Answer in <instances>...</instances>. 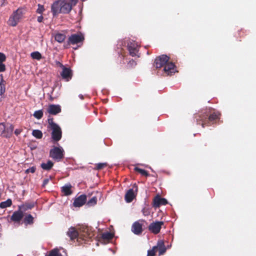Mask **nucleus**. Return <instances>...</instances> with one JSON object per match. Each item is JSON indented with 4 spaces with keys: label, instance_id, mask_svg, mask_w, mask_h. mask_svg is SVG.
Masks as SVG:
<instances>
[{
    "label": "nucleus",
    "instance_id": "nucleus-9",
    "mask_svg": "<svg viewBox=\"0 0 256 256\" xmlns=\"http://www.w3.org/2000/svg\"><path fill=\"white\" fill-rule=\"evenodd\" d=\"M164 224V222L162 221H156L152 222L149 225L148 230L152 232L157 234L160 232L162 226Z\"/></svg>",
    "mask_w": 256,
    "mask_h": 256
},
{
    "label": "nucleus",
    "instance_id": "nucleus-11",
    "mask_svg": "<svg viewBox=\"0 0 256 256\" xmlns=\"http://www.w3.org/2000/svg\"><path fill=\"white\" fill-rule=\"evenodd\" d=\"M84 40V37L81 34H73L68 38V44H74L82 42Z\"/></svg>",
    "mask_w": 256,
    "mask_h": 256
},
{
    "label": "nucleus",
    "instance_id": "nucleus-1",
    "mask_svg": "<svg viewBox=\"0 0 256 256\" xmlns=\"http://www.w3.org/2000/svg\"><path fill=\"white\" fill-rule=\"evenodd\" d=\"M220 114L218 112H214L209 116L208 120V114H205L197 115L196 116L195 118H196L197 122H198L199 121L202 122V126L204 128V125L206 124L207 122H212L216 119L218 118Z\"/></svg>",
    "mask_w": 256,
    "mask_h": 256
},
{
    "label": "nucleus",
    "instance_id": "nucleus-22",
    "mask_svg": "<svg viewBox=\"0 0 256 256\" xmlns=\"http://www.w3.org/2000/svg\"><path fill=\"white\" fill-rule=\"evenodd\" d=\"M71 188L72 185L70 184H66L62 187V192L65 196H69L72 194Z\"/></svg>",
    "mask_w": 256,
    "mask_h": 256
},
{
    "label": "nucleus",
    "instance_id": "nucleus-34",
    "mask_svg": "<svg viewBox=\"0 0 256 256\" xmlns=\"http://www.w3.org/2000/svg\"><path fill=\"white\" fill-rule=\"evenodd\" d=\"M43 116V112L42 110H38L36 111L34 114V116L36 118L39 120Z\"/></svg>",
    "mask_w": 256,
    "mask_h": 256
},
{
    "label": "nucleus",
    "instance_id": "nucleus-17",
    "mask_svg": "<svg viewBox=\"0 0 256 256\" xmlns=\"http://www.w3.org/2000/svg\"><path fill=\"white\" fill-rule=\"evenodd\" d=\"M48 112L50 114L56 115L61 112V107L58 104H50L48 108Z\"/></svg>",
    "mask_w": 256,
    "mask_h": 256
},
{
    "label": "nucleus",
    "instance_id": "nucleus-8",
    "mask_svg": "<svg viewBox=\"0 0 256 256\" xmlns=\"http://www.w3.org/2000/svg\"><path fill=\"white\" fill-rule=\"evenodd\" d=\"M54 128H51L52 130V138L55 142H58L62 138V130L58 125L54 124Z\"/></svg>",
    "mask_w": 256,
    "mask_h": 256
},
{
    "label": "nucleus",
    "instance_id": "nucleus-33",
    "mask_svg": "<svg viewBox=\"0 0 256 256\" xmlns=\"http://www.w3.org/2000/svg\"><path fill=\"white\" fill-rule=\"evenodd\" d=\"M134 170L136 171L140 172L142 176H149V174H148V172L146 170H144L141 169V168H138V167H135Z\"/></svg>",
    "mask_w": 256,
    "mask_h": 256
},
{
    "label": "nucleus",
    "instance_id": "nucleus-26",
    "mask_svg": "<svg viewBox=\"0 0 256 256\" xmlns=\"http://www.w3.org/2000/svg\"><path fill=\"white\" fill-rule=\"evenodd\" d=\"M54 166V163L48 160L46 163H42L40 165L41 168L46 170H49L52 168Z\"/></svg>",
    "mask_w": 256,
    "mask_h": 256
},
{
    "label": "nucleus",
    "instance_id": "nucleus-36",
    "mask_svg": "<svg viewBox=\"0 0 256 256\" xmlns=\"http://www.w3.org/2000/svg\"><path fill=\"white\" fill-rule=\"evenodd\" d=\"M48 256H58V250L56 248L51 250Z\"/></svg>",
    "mask_w": 256,
    "mask_h": 256
},
{
    "label": "nucleus",
    "instance_id": "nucleus-31",
    "mask_svg": "<svg viewBox=\"0 0 256 256\" xmlns=\"http://www.w3.org/2000/svg\"><path fill=\"white\" fill-rule=\"evenodd\" d=\"M30 56L33 59L36 60H40L42 58L41 54L38 51L32 52Z\"/></svg>",
    "mask_w": 256,
    "mask_h": 256
},
{
    "label": "nucleus",
    "instance_id": "nucleus-4",
    "mask_svg": "<svg viewBox=\"0 0 256 256\" xmlns=\"http://www.w3.org/2000/svg\"><path fill=\"white\" fill-rule=\"evenodd\" d=\"M14 128V126L10 124L0 123V136L6 138L10 137L12 134Z\"/></svg>",
    "mask_w": 256,
    "mask_h": 256
},
{
    "label": "nucleus",
    "instance_id": "nucleus-38",
    "mask_svg": "<svg viewBox=\"0 0 256 256\" xmlns=\"http://www.w3.org/2000/svg\"><path fill=\"white\" fill-rule=\"evenodd\" d=\"M97 202V198L96 196L92 198L88 202V204L91 205H94L96 204Z\"/></svg>",
    "mask_w": 256,
    "mask_h": 256
},
{
    "label": "nucleus",
    "instance_id": "nucleus-44",
    "mask_svg": "<svg viewBox=\"0 0 256 256\" xmlns=\"http://www.w3.org/2000/svg\"><path fill=\"white\" fill-rule=\"evenodd\" d=\"M6 70V66L2 62H0V72H3Z\"/></svg>",
    "mask_w": 256,
    "mask_h": 256
},
{
    "label": "nucleus",
    "instance_id": "nucleus-32",
    "mask_svg": "<svg viewBox=\"0 0 256 256\" xmlns=\"http://www.w3.org/2000/svg\"><path fill=\"white\" fill-rule=\"evenodd\" d=\"M0 95H2L4 94V92H5V90H6L5 85H4L5 82L2 78V75H1L0 76Z\"/></svg>",
    "mask_w": 256,
    "mask_h": 256
},
{
    "label": "nucleus",
    "instance_id": "nucleus-37",
    "mask_svg": "<svg viewBox=\"0 0 256 256\" xmlns=\"http://www.w3.org/2000/svg\"><path fill=\"white\" fill-rule=\"evenodd\" d=\"M48 128H54V125H58L54 123V122H53V119L52 118H48Z\"/></svg>",
    "mask_w": 256,
    "mask_h": 256
},
{
    "label": "nucleus",
    "instance_id": "nucleus-19",
    "mask_svg": "<svg viewBox=\"0 0 256 256\" xmlns=\"http://www.w3.org/2000/svg\"><path fill=\"white\" fill-rule=\"evenodd\" d=\"M68 236L71 240H74L76 238H80L78 230H76L75 228L71 226L66 232Z\"/></svg>",
    "mask_w": 256,
    "mask_h": 256
},
{
    "label": "nucleus",
    "instance_id": "nucleus-45",
    "mask_svg": "<svg viewBox=\"0 0 256 256\" xmlns=\"http://www.w3.org/2000/svg\"><path fill=\"white\" fill-rule=\"evenodd\" d=\"M49 178H46L44 180L42 186L44 187L48 182Z\"/></svg>",
    "mask_w": 256,
    "mask_h": 256
},
{
    "label": "nucleus",
    "instance_id": "nucleus-5",
    "mask_svg": "<svg viewBox=\"0 0 256 256\" xmlns=\"http://www.w3.org/2000/svg\"><path fill=\"white\" fill-rule=\"evenodd\" d=\"M78 232L80 238L84 240H86V238H90L93 236L91 228L88 226H80L78 228Z\"/></svg>",
    "mask_w": 256,
    "mask_h": 256
},
{
    "label": "nucleus",
    "instance_id": "nucleus-49",
    "mask_svg": "<svg viewBox=\"0 0 256 256\" xmlns=\"http://www.w3.org/2000/svg\"><path fill=\"white\" fill-rule=\"evenodd\" d=\"M76 0H71V4H72H72L75 5L76 4Z\"/></svg>",
    "mask_w": 256,
    "mask_h": 256
},
{
    "label": "nucleus",
    "instance_id": "nucleus-41",
    "mask_svg": "<svg viewBox=\"0 0 256 256\" xmlns=\"http://www.w3.org/2000/svg\"><path fill=\"white\" fill-rule=\"evenodd\" d=\"M136 62L133 60H130L128 64V66L130 67V68H132V67L136 66Z\"/></svg>",
    "mask_w": 256,
    "mask_h": 256
},
{
    "label": "nucleus",
    "instance_id": "nucleus-46",
    "mask_svg": "<svg viewBox=\"0 0 256 256\" xmlns=\"http://www.w3.org/2000/svg\"><path fill=\"white\" fill-rule=\"evenodd\" d=\"M56 65L58 66H60V68H62V69L63 68H64L65 67V66H64L62 63H60V62H56Z\"/></svg>",
    "mask_w": 256,
    "mask_h": 256
},
{
    "label": "nucleus",
    "instance_id": "nucleus-52",
    "mask_svg": "<svg viewBox=\"0 0 256 256\" xmlns=\"http://www.w3.org/2000/svg\"><path fill=\"white\" fill-rule=\"evenodd\" d=\"M136 190H137V187L136 186Z\"/></svg>",
    "mask_w": 256,
    "mask_h": 256
},
{
    "label": "nucleus",
    "instance_id": "nucleus-29",
    "mask_svg": "<svg viewBox=\"0 0 256 256\" xmlns=\"http://www.w3.org/2000/svg\"><path fill=\"white\" fill-rule=\"evenodd\" d=\"M34 206V202L30 204H24L19 206L20 209H22V210L25 211L28 210L32 208Z\"/></svg>",
    "mask_w": 256,
    "mask_h": 256
},
{
    "label": "nucleus",
    "instance_id": "nucleus-18",
    "mask_svg": "<svg viewBox=\"0 0 256 256\" xmlns=\"http://www.w3.org/2000/svg\"><path fill=\"white\" fill-rule=\"evenodd\" d=\"M132 231L135 234H140L142 232V224L138 222H134L132 225Z\"/></svg>",
    "mask_w": 256,
    "mask_h": 256
},
{
    "label": "nucleus",
    "instance_id": "nucleus-20",
    "mask_svg": "<svg viewBox=\"0 0 256 256\" xmlns=\"http://www.w3.org/2000/svg\"><path fill=\"white\" fill-rule=\"evenodd\" d=\"M168 201L166 198L156 196L154 200V206L158 208L161 205H166Z\"/></svg>",
    "mask_w": 256,
    "mask_h": 256
},
{
    "label": "nucleus",
    "instance_id": "nucleus-48",
    "mask_svg": "<svg viewBox=\"0 0 256 256\" xmlns=\"http://www.w3.org/2000/svg\"><path fill=\"white\" fill-rule=\"evenodd\" d=\"M43 18H44L43 16H40L38 17L37 20H38V22H41L42 21Z\"/></svg>",
    "mask_w": 256,
    "mask_h": 256
},
{
    "label": "nucleus",
    "instance_id": "nucleus-12",
    "mask_svg": "<svg viewBox=\"0 0 256 256\" xmlns=\"http://www.w3.org/2000/svg\"><path fill=\"white\" fill-rule=\"evenodd\" d=\"M22 209L15 211L11 216L10 220L14 222H20L24 217V212Z\"/></svg>",
    "mask_w": 256,
    "mask_h": 256
},
{
    "label": "nucleus",
    "instance_id": "nucleus-42",
    "mask_svg": "<svg viewBox=\"0 0 256 256\" xmlns=\"http://www.w3.org/2000/svg\"><path fill=\"white\" fill-rule=\"evenodd\" d=\"M6 56L5 54L2 52H0V62H3L6 61Z\"/></svg>",
    "mask_w": 256,
    "mask_h": 256
},
{
    "label": "nucleus",
    "instance_id": "nucleus-39",
    "mask_svg": "<svg viewBox=\"0 0 256 256\" xmlns=\"http://www.w3.org/2000/svg\"><path fill=\"white\" fill-rule=\"evenodd\" d=\"M106 166V163H98L96 164V170H101L104 168V166Z\"/></svg>",
    "mask_w": 256,
    "mask_h": 256
},
{
    "label": "nucleus",
    "instance_id": "nucleus-2",
    "mask_svg": "<svg viewBox=\"0 0 256 256\" xmlns=\"http://www.w3.org/2000/svg\"><path fill=\"white\" fill-rule=\"evenodd\" d=\"M64 153L62 146H54L50 151V156L54 160L59 162L64 157Z\"/></svg>",
    "mask_w": 256,
    "mask_h": 256
},
{
    "label": "nucleus",
    "instance_id": "nucleus-27",
    "mask_svg": "<svg viewBox=\"0 0 256 256\" xmlns=\"http://www.w3.org/2000/svg\"><path fill=\"white\" fill-rule=\"evenodd\" d=\"M12 204L11 199L8 198L6 200L0 203V208H5L10 206Z\"/></svg>",
    "mask_w": 256,
    "mask_h": 256
},
{
    "label": "nucleus",
    "instance_id": "nucleus-47",
    "mask_svg": "<svg viewBox=\"0 0 256 256\" xmlns=\"http://www.w3.org/2000/svg\"><path fill=\"white\" fill-rule=\"evenodd\" d=\"M21 132H22V130L20 129H16L14 130V134L16 136H18L19 134H20Z\"/></svg>",
    "mask_w": 256,
    "mask_h": 256
},
{
    "label": "nucleus",
    "instance_id": "nucleus-21",
    "mask_svg": "<svg viewBox=\"0 0 256 256\" xmlns=\"http://www.w3.org/2000/svg\"><path fill=\"white\" fill-rule=\"evenodd\" d=\"M135 196L133 188L130 189L125 195V200L127 202H130L132 201Z\"/></svg>",
    "mask_w": 256,
    "mask_h": 256
},
{
    "label": "nucleus",
    "instance_id": "nucleus-35",
    "mask_svg": "<svg viewBox=\"0 0 256 256\" xmlns=\"http://www.w3.org/2000/svg\"><path fill=\"white\" fill-rule=\"evenodd\" d=\"M157 248V246H153L152 250H148L147 256H154L156 254V249Z\"/></svg>",
    "mask_w": 256,
    "mask_h": 256
},
{
    "label": "nucleus",
    "instance_id": "nucleus-24",
    "mask_svg": "<svg viewBox=\"0 0 256 256\" xmlns=\"http://www.w3.org/2000/svg\"><path fill=\"white\" fill-rule=\"evenodd\" d=\"M157 248H158L160 251V254H164L166 251V248L164 244V242L162 240L158 241L157 244Z\"/></svg>",
    "mask_w": 256,
    "mask_h": 256
},
{
    "label": "nucleus",
    "instance_id": "nucleus-28",
    "mask_svg": "<svg viewBox=\"0 0 256 256\" xmlns=\"http://www.w3.org/2000/svg\"><path fill=\"white\" fill-rule=\"evenodd\" d=\"M55 40L58 42L61 43L64 42L66 38V36L64 34L58 33L55 35Z\"/></svg>",
    "mask_w": 256,
    "mask_h": 256
},
{
    "label": "nucleus",
    "instance_id": "nucleus-23",
    "mask_svg": "<svg viewBox=\"0 0 256 256\" xmlns=\"http://www.w3.org/2000/svg\"><path fill=\"white\" fill-rule=\"evenodd\" d=\"M113 236L114 234H112L110 232H106L102 234L101 238L102 240L106 242L112 239Z\"/></svg>",
    "mask_w": 256,
    "mask_h": 256
},
{
    "label": "nucleus",
    "instance_id": "nucleus-50",
    "mask_svg": "<svg viewBox=\"0 0 256 256\" xmlns=\"http://www.w3.org/2000/svg\"><path fill=\"white\" fill-rule=\"evenodd\" d=\"M58 256H67L66 254L64 252V254H62L58 252Z\"/></svg>",
    "mask_w": 256,
    "mask_h": 256
},
{
    "label": "nucleus",
    "instance_id": "nucleus-3",
    "mask_svg": "<svg viewBox=\"0 0 256 256\" xmlns=\"http://www.w3.org/2000/svg\"><path fill=\"white\" fill-rule=\"evenodd\" d=\"M23 14V10L18 8L10 16L8 20V24L12 26H15L21 20Z\"/></svg>",
    "mask_w": 256,
    "mask_h": 256
},
{
    "label": "nucleus",
    "instance_id": "nucleus-7",
    "mask_svg": "<svg viewBox=\"0 0 256 256\" xmlns=\"http://www.w3.org/2000/svg\"><path fill=\"white\" fill-rule=\"evenodd\" d=\"M170 60L169 56L162 54L156 58L154 61V65L156 68H160L166 64Z\"/></svg>",
    "mask_w": 256,
    "mask_h": 256
},
{
    "label": "nucleus",
    "instance_id": "nucleus-40",
    "mask_svg": "<svg viewBox=\"0 0 256 256\" xmlns=\"http://www.w3.org/2000/svg\"><path fill=\"white\" fill-rule=\"evenodd\" d=\"M44 10V6L40 4H38V8L36 10V12L38 14H42Z\"/></svg>",
    "mask_w": 256,
    "mask_h": 256
},
{
    "label": "nucleus",
    "instance_id": "nucleus-30",
    "mask_svg": "<svg viewBox=\"0 0 256 256\" xmlns=\"http://www.w3.org/2000/svg\"><path fill=\"white\" fill-rule=\"evenodd\" d=\"M32 135L36 138H41L42 137V132L38 130H32Z\"/></svg>",
    "mask_w": 256,
    "mask_h": 256
},
{
    "label": "nucleus",
    "instance_id": "nucleus-16",
    "mask_svg": "<svg viewBox=\"0 0 256 256\" xmlns=\"http://www.w3.org/2000/svg\"><path fill=\"white\" fill-rule=\"evenodd\" d=\"M86 200V195H80L74 200L73 204L75 207H80L85 204Z\"/></svg>",
    "mask_w": 256,
    "mask_h": 256
},
{
    "label": "nucleus",
    "instance_id": "nucleus-10",
    "mask_svg": "<svg viewBox=\"0 0 256 256\" xmlns=\"http://www.w3.org/2000/svg\"><path fill=\"white\" fill-rule=\"evenodd\" d=\"M164 70L168 76H171L176 72L174 64L168 61L164 66Z\"/></svg>",
    "mask_w": 256,
    "mask_h": 256
},
{
    "label": "nucleus",
    "instance_id": "nucleus-15",
    "mask_svg": "<svg viewBox=\"0 0 256 256\" xmlns=\"http://www.w3.org/2000/svg\"><path fill=\"white\" fill-rule=\"evenodd\" d=\"M72 6L70 2H66L64 0H61V13L68 14L72 10Z\"/></svg>",
    "mask_w": 256,
    "mask_h": 256
},
{
    "label": "nucleus",
    "instance_id": "nucleus-6",
    "mask_svg": "<svg viewBox=\"0 0 256 256\" xmlns=\"http://www.w3.org/2000/svg\"><path fill=\"white\" fill-rule=\"evenodd\" d=\"M127 47L129 52L130 55L132 56H140L138 54L140 46L137 42L133 40H130L128 43Z\"/></svg>",
    "mask_w": 256,
    "mask_h": 256
},
{
    "label": "nucleus",
    "instance_id": "nucleus-14",
    "mask_svg": "<svg viewBox=\"0 0 256 256\" xmlns=\"http://www.w3.org/2000/svg\"><path fill=\"white\" fill-rule=\"evenodd\" d=\"M51 10L54 16L61 13V0L54 2L52 5Z\"/></svg>",
    "mask_w": 256,
    "mask_h": 256
},
{
    "label": "nucleus",
    "instance_id": "nucleus-43",
    "mask_svg": "<svg viewBox=\"0 0 256 256\" xmlns=\"http://www.w3.org/2000/svg\"><path fill=\"white\" fill-rule=\"evenodd\" d=\"M35 171H36V168L34 166H32V167L27 169L26 170V172L27 174L30 173V172L34 173L35 172Z\"/></svg>",
    "mask_w": 256,
    "mask_h": 256
},
{
    "label": "nucleus",
    "instance_id": "nucleus-51",
    "mask_svg": "<svg viewBox=\"0 0 256 256\" xmlns=\"http://www.w3.org/2000/svg\"><path fill=\"white\" fill-rule=\"evenodd\" d=\"M78 97L81 99V100H83L84 99V96L82 94H80L78 95Z\"/></svg>",
    "mask_w": 256,
    "mask_h": 256
},
{
    "label": "nucleus",
    "instance_id": "nucleus-13",
    "mask_svg": "<svg viewBox=\"0 0 256 256\" xmlns=\"http://www.w3.org/2000/svg\"><path fill=\"white\" fill-rule=\"evenodd\" d=\"M60 75L63 79L65 80L66 82H68L71 80L72 78V71L70 68H66L65 66L62 69Z\"/></svg>",
    "mask_w": 256,
    "mask_h": 256
},
{
    "label": "nucleus",
    "instance_id": "nucleus-25",
    "mask_svg": "<svg viewBox=\"0 0 256 256\" xmlns=\"http://www.w3.org/2000/svg\"><path fill=\"white\" fill-rule=\"evenodd\" d=\"M24 223L26 226L32 224L34 223L33 216L30 214L26 215L24 219Z\"/></svg>",
    "mask_w": 256,
    "mask_h": 256
}]
</instances>
